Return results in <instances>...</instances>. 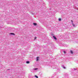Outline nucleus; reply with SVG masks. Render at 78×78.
I'll return each mask as SVG.
<instances>
[{"instance_id": "4468645a", "label": "nucleus", "mask_w": 78, "mask_h": 78, "mask_svg": "<svg viewBox=\"0 0 78 78\" xmlns=\"http://www.w3.org/2000/svg\"><path fill=\"white\" fill-rule=\"evenodd\" d=\"M36 38H37V37H35V38H34V40L36 39Z\"/></svg>"}, {"instance_id": "2eb2a0df", "label": "nucleus", "mask_w": 78, "mask_h": 78, "mask_svg": "<svg viewBox=\"0 0 78 78\" xmlns=\"http://www.w3.org/2000/svg\"><path fill=\"white\" fill-rule=\"evenodd\" d=\"M74 70H76V69H74Z\"/></svg>"}, {"instance_id": "f257e3e1", "label": "nucleus", "mask_w": 78, "mask_h": 78, "mask_svg": "<svg viewBox=\"0 0 78 78\" xmlns=\"http://www.w3.org/2000/svg\"><path fill=\"white\" fill-rule=\"evenodd\" d=\"M56 67H57V66L55 65H52V67L53 68V69H56Z\"/></svg>"}, {"instance_id": "423d86ee", "label": "nucleus", "mask_w": 78, "mask_h": 78, "mask_svg": "<svg viewBox=\"0 0 78 78\" xmlns=\"http://www.w3.org/2000/svg\"><path fill=\"white\" fill-rule=\"evenodd\" d=\"M62 68H63L64 69H66V67H64V66L63 65L62 66Z\"/></svg>"}, {"instance_id": "ddd939ff", "label": "nucleus", "mask_w": 78, "mask_h": 78, "mask_svg": "<svg viewBox=\"0 0 78 78\" xmlns=\"http://www.w3.org/2000/svg\"><path fill=\"white\" fill-rule=\"evenodd\" d=\"M35 76V77H36V78H38V76Z\"/></svg>"}, {"instance_id": "1a4fd4ad", "label": "nucleus", "mask_w": 78, "mask_h": 78, "mask_svg": "<svg viewBox=\"0 0 78 78\" xmlns=\"http://www.w3.org/2000/svg\"><path fill=\"white\" fill-rule=\"evenodd\" d=\"M10 34H11L12 35H14V34H15L13 33H11Z\"/></svg>"}, {"instance_id": "39448f33", "label": "nucleus", "mask_w": 78, "mask_h": 78, "mask_svg": "<svg viewBox=\"0 0 78 78\" xmlns=\"http://www.w3.org/2000/svg\"><path fill=\"white\" fill-rule=\"evenodd\" d=\"M27 64H29L30 63V62L29 61H26V62Z\"/></svg>"}, {"instance_id": "f8f14e48", "label": "nucleus", "mask_w": 78, "mask_h": 78, "mask_svg": "<svg viewBox=\"0 0 78 78\" xmlns=\"http://www.w3.org/2000/svg\"><path fill=\"white\" fill-rule=\"evenodd\" d=\"M63 53H64V54H66V51H63Z\"/></svg>"}, {"instance_id": "7ed1b4c3", "label": "nucleus", "mask_w": 78, "mask_h": 78, "mask_svg": "<svg viewBox=\"0 0 78 78\" xmlns=\"http://www.w3.org/2000/svg\"><path fill=\"white\" fill-rule=\"evenodd\" d=\"M39 57H36V60L37 61H39Z\"/></svg>"}, {"instance_id": "0eeeda50", "label": "nucleus", "mask_w": 78, "mask_h": 78, "mask_svg": "<svg viewBox=\"0 0 78 78\" xmlns=\"http://www.w3.org/2000/svg\"><path fill=\"white\" fill-rule=\"evenodd\" d=\"M70 53H71V54H73V51L72 50H71Z\"/></svg>"}, {"instance_id": "9d476101", "label": "nucleus", "mask_w": 78, "mask_h": 78, "mask_svg": "<svg viewBox=\"0 0 78 78\" xmlns=\"http://www.w3.org/2000/svg\"><path fill=\"white\" fill-rule=\"evenodd\" d=\"M33 69L34 70H37V68H34Z\"/></svg>"}, {"instance_id": "6e6552de", "label": "nucleus", "mask_w": 78, "mask_h": 78, "mask_svg": "<svg viewBox=\"0 0 78 78\" xmlns=\"http://www.w3.org/2000/svg\"><path fill=\"white\" fill-rule=\"evenodd\" d=\"M33 24L35 26L37 25V24L36 23H34Z\"/></svg>"}, {"instance_id": "9b49d317", "label": "nucleus", "mask_w": 78, "mask_h": 78, "mask_svg": "<svg viewBox=\"0 0 78 78\" xmlns=\"http://www.w3.org/2000/svg\"><path fill=\"white\" fill-rule=\"evenodd\" d=\"M58 20L59 21H61V18L58 19Z\"/></svg>"}, {"instance_id": "f03ea898", "label": "nucleus", "mask_w": 78, "mask_h": 78, "mask_svg": "<svg viewBox=\"0 0 78 78\" xmlns=\"http://www.w3.org/2000/svg\"><path fill=\"white\" fill-rule=\"evenodd\" d=\"M71 22H72V24L73 25V27H75V24H74V23H73V21H72V20H71Z\"/></svg>"}, {"instance_id": "20e7f679", "label": "nucleus", "mask_w": 78, "mask_h": 78, "mask_svg": "<svg viewBox=\"0 0 78 78\" xmlns=\"http://www.w3.org/2000/svg\"><path fill=\"white\" fill-rule=\"evenodd\" d=\"M53 37L54 39H55V40L56 39V37H55V36H53Z\"/></svg>"}]
</instances>
